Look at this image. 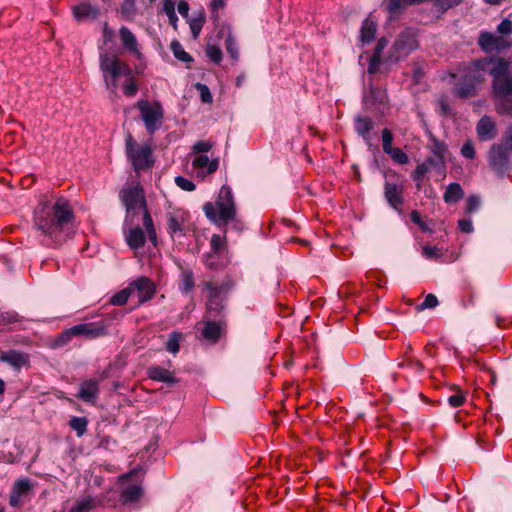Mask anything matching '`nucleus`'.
<instances>
[{
  "label": "nucleus",
  "instance_id": "8fccbe9b",
  "mask_svg": "<svg viewBox=\"0 0 512 512\" xmlns=\"http://www.w3.org/2000/svg\"><path fill=\"white\" fill-rule=\"evenodd\" d=\"M196 89L200 93V98H201L202 102H204V103H211L212 102L213 98H212L211 92H210V90H209L207 85L202 84V83H197L196 84Z\"/></svg>",
  "mask_w": 512,
  "mask_h": 512
},
{
  "label": "nucleus",
  "instance_id": "20e7f679",
  "mask_svg": "<svg viewBox=\"0 0 512 512\" xmlns=\"http://www.w3.org/2000/svg\"><path fill=\"white\" fill-rule=\"evenodd\" d=\"M203 210L207 218L215 223L227 224L230 221H235V226L239 229L242 223L236 220V207L233 199L232 190L228 186H222L216 202L205 203Z\"/></svg>",
  "mask_w": 512,
  "mask_h": 512
},
{
  "label": "nucleus",
  "instance_id": "c756f323",
  "mask_svg": "<svg viewBox=\"0 0 512 512\" xmlns=\"http://www.w3.org/2000/svg\"><path fill=\"white\" fill-rule=\"evenodd\" d=\"M143 494V489L138 484H132L125 487L121 492L123 503H132L138 501Z\"/></svg>",
  "mask_w": 512,
  "mask_h": 512
},
{
  "label": "nucleus",
  "instance_id": "4468645a",
  "mask_svg": "<svg viewBox=\"0 0 512 512\" xmlns=\"http://www.w3.org/2000/svg\"><path fill=\"white\" fill-rule=\"evenodd\" d=\"M108 376V370H104L99 374L98 379L84 380L80 385L77 398L86 403L94 404L99 395V383Z\"/></svg>",
  "mask_w": 512,
  "mask_h": 512
},
{
  "label": "nucleus",
  "instance_id": "0eeeda50",
  "mask_svg": "<svg viewBox=\"0 0 512 512\" xmlns=\"http://www.w3.org/2000/svg\"><path fill=\"white\" fill-rule=\"evenodd\" d=\"M126 154L135 171L148 169L153 164L151 147L138 144L131 134L126 137Z\"/></svg>",
  "mask_w": 512,
  "mask_h": 512
},
{
  "label": "nucleus",
  "instance_id": "423d86ee",
  "mask_svg": "<svg viewBox=\"0 0 512 512\" xmlns=\"http://www.w3.org/2000/svg\"><path fill=\"white\" fill-rule=\"evenodd\" d=\"M136 107L140 112L146 131L150 135L154 134L160 128L164 118V109L161 103L139 100Z\"/></svg>",
  "mask_w": 512,
  "mask_h": 512
},
{
  "label": "nucleus",
  "instance_id": "9d476101",
  "mask_svg": "<svg viewBox=\"0 0 512 512\" xmlns=\"http://www.w3.org/2000/svg\"><path fill=\"white\" fill-rule=\"evenodd\" d=\"M417 47L418 42L415 35L410 31H404L400 33L394 41L390 49L389 59L391 61H399L409 55Z\"/></svg>",
  "mask_w": 512,
  "mask_h": 512
},
{
  "label": "nucleus",
  "instance_id": "c03bdc74",
  "mask_svg": "<svg viewBox=\"0 0 512 512\" xmlns=\"http://www.w3.org/2000/svg\"><path fill=\"white\" fill-rule=\"evenodd\" d=\"M187 21L189 23L193 38H198L204 24V18L200 16L192 19H187Z\"/></svg>",
  "mask_w": 512,
  "mask_h": 512
},
{
  "label": "nucleus",
  "instance_id": "4d7b16f0",
  "mask_svg": "<svg viewBox=\"0 0 512 512\" xmlns=\"http://www.w3.org/2000/svg\"><path fill=\"white\" fill-rule=\"evenodd\" d=\"M400 367H408L414 372H421L423 370V365L418 360H407L406 362H402L399 364Z\"/></svg>",
  "mask_w": 512,
  "mask_h": 512
},
{
  "label": "nucleus",
  "instance_id": "2eb2a0df",
  "mask_svg": "<svg viewBox=\"0 0 512 512\" xmlns=\"http://www.w3.org/2000/svg\"><path fill=\"white\" fill-rule=\"evenodd\" d=\"M204 288L207 290V303L206 309L209 316H213V313L219 314L223 309V288L212 281L204 283Z\"/></svg>",
  "mask_w": 512,
  "mask_h": 512
},
{
  "label": "nucleus",
  "instance_id": "49530a36",
  "mask_svg": "<svg viewBox=\"0 0 512 512\" xmlns=\"http://www.w3.org/2000/svg\"><path fill=\"white\" fill-rule=\"evenodd\" d=\"M206 54L209 59L216 64L220 63L222 60V51L215 45H209L206 49Z\"/></svg>",
  "mask_w": 512,
  "mask_h": 512
},
{
  "label": "nucleus",
  "instance_id": "bb28decb",
  "mask_svg": "<svg viewBox=\"0 0 512 512\" xmlns=\"http://www.w3.org/2000/svg\"><path fill=\"white\" fill-rule=\"evenodd\" d=\"M101 505H103L101 497L86 496L77 500L69 512H90L97 506Z\"/></svg>",
  "mask_w": 512,
  "mask_h": 512
},
{
  "label": "nucleus",
  "instance_id": "5fc2aeb1",
  "mask_svg": "<svg viewBox=\"0 0 512 512\" xmlns=\"http://www.w3.org/2000/svg\"><path fill=\"white\" fill-rule=\"evenodd\" d=\"M481 201L480 198L476 195H471L467 198V213H473L480 207Z\"/></svg>",
  "mask_w": 512,
  "mask_h": 512
},
{
  "label": "nucleus",
  "instance_id": "f8f14e48",
  "mask_svg": "<svg viewBox=\"0 0 512 512\" xmlns=\"http://www.w3.org/2000/svg\"><path fill=\"white\" fill-rule=\"evenodd\" d=\"M120 198L128 213L146 209L144 193L141 187L132 186L120 192Z\"/></svg>",
  "mask_w": 512,
  "mask_h": 512
},
{
  "label": "nucleus",
  "instance_id": "f704fd0d",
  "mask_svg": "<svg viewBox=\"0 0 512 512\" xmlns=\"http://www.w3.org/2000/svg\"><path fill=\"white\" fill-rule=\"evenodd\" d=\"M88 420L85 417H72L69 426L76 431L78 437L83 436L87 431Z\"/></svg>",
  "mask_w": 512,
  "mask_h": 512
},
{
  "label": "nucleus",
  "instance_id": "cd10ccee",
  "mask_svg": "<svg viewBox=\"0 0 512 512\" xmlns=\"http://www.w3.org/2000/svg\"><path fill=\"white\" fill-rule=\"evenodd\" d=\"M377 31V24L376 22L369 18H366L361 26L360 29V41L363 44L370 43L374 40L375 34Z\"/></svg>",
  "mask_w": 512,
  "mask_h": 512
},
{
  "label": "nucleus",
  "instance_id": "4c0bfd02",
  "mask_svg": "<svg viewBox=\"0 0 512 512\" xmlns=\"http://www.w3.org/2000/svg\"><path fill=\"white\" fill-rule=\"evenodd\" d=\"M182 339V334L180 332H172L166 342V350L170 353L176 354L180 349V340Z\"/></svg>",
  "mask_w": 512,
  "mask_h": 512
},
{
  "label": "nucleus",
  "instance_id": "aec40b11",
  "mask_svg": "<svg viewBox=\"0 0 512 512\" xmlns=\"http://www.w3.org/2000/svg\"><path fill=\"white\" fill-rule=\"evenodd\" d=\"M226 322L222 319L218 321L206 320L202 329V336L211 343H216L225 333Z\"/></svg>",
  "mask_w": 512,
  "mask_h": 512
},
{
  "label": "nucleus",
  "instance_id": "ddd939ff",
  "mask_svg": "<svg viewBox=\"0 0 512 512\" xmlns=\"http://www.w3.org/2000/svg\"><path fill=\"white\" fill-rule=\"evenodd\" d=\"M478 45L487 53L500 52L508 49L512 42L503 35H495L490 32H482L478 39Z\"/></svg>",
  "mask_w": 512,
  "mask_h": 512
},
{
  "label": "nucleus",
  "instance_id": "7c9ffc66",
  "mask_svg": "<svg viewBox=\"0 0 512 512\" xmlns=\"http://www.w3.org/2000/svg\"><path fill=\"white\" fill-rule=\"evenodd\" d=\"M464 196V192L458 183H451L446 188L443 199L446 203H456Z\"/></svg>",
  "mask_w": 512,
  "mask_h": 512
},
{
  "label": "nucleus",
  "instance_id": "774afa93",
  "mask_svg": "<svg viewBox=\"0 0 512 512\" xmlns=\"http://www.w3.org/2000/svg\"><path fill=\"white\" fill-rule=\"evenodd\" d=\"M380 62L381 58H376V56L372 55L368 66V72L370 74L376 73Z\"/></svg>",
  "mask_w": 512,
  "mask_h": 512
},
{
  "label": "nucleus",
  "instance_id": "393cba45",
  "mask_svg": "<svg viewBox=\"0 0 512 512\" xmlns=\"http://www.w3.org/2000/svg\"><path fill=\"white\" fill-rule=\"evenodd\" d=\"M72 12L77 21H83L90 18L95 19L99 15V9L89 3H80L73 6Z\"/></svg>",
  "mask_w": 512,
  "mask_h": 512
},
{
  "label": "nucleus",
  "instance_id": "a211bd4d",
  "mask_svg": "<svg viewBox=\"0 0 512 512\" xmlns=\"http://www.w3.org/2000/svg\"><path fill=\"white\" fill-rule=\"evenodd\" d=\"M0 361L8 364L16 371H20L23 368L28 369L31 366L30 355L15 349L1 351Z\"/></svg>",
  "mask_w": 512,
  "mask_h": 512
},
{
  "label": "nucleus",
  "instance_id": "bf43d9fd",
  "mask_svg": "<svg viewBox=\"0 0 512 512\" xmlns=\"http://www.w3.org/2000/svg\"><path fill=\"white\" fill-rule=\"evenodd\" d=\"M410 216H411L412 222L417 224L422 231H424V232L429 231L428 226L426 225V223L424 221H422L421 216L418 211H416V210L412 211Z\"/></svg>",
  "mask_w": 512,
  "mask_h": 512
},
{
  "label": "nucleus",
  "instance_id": "5701e85b",
  "mask_svg": "<svg viewBox=\"0 0 512 512\" xmlns=\"http://www.w3.org/2000/svg\"><path fill=\"white\" fill-rule=\"evenodd\" d=\"M385 198L388 203L398 212H401V206L403 204V186L386 182L385 184Z\"/></svg>",
  "mask_w": 512,
  "mask_h": 512
},
{
  "label": "nucleus",
  "instance_id": "473e14b6",
  "mask_svg": "<svg viewBox=\"0 0 512 512\" xmlns=\"http://www.w3.org/2000/svg\"><path fill=\"white\" fill-rule=\"evenodd\" d=\"M143 226L147 231L149 240L156 245L157 243V234L154 227V223L151 215L149 214L147 208L143 210Z\"/></svg>",
  "mask_w": 512,
  "mask_h": 512
},
{
  "label": "nucleus",
  "instance_id": "f257e3e1",
  "mask_svg": "<svg viewBox=\"0 0 512 512\" xmlns=\"http://www.w3.org/2000/svg\"><path fill=\"white\" fill-rule=\"evenodd\" d=\"M74 212L65 198L41 201L33 212V226L44 237L47 245L61 244L70 235Z\"/></svg>",
  "mask_w": 512,
  "mask_h": 512
},
{
  "label": "nucleus",
  "instance_id": "37998d69",
  "mask_svg": "<svg viewBox=\"0 0 512 512\" xmlns=\"http://www.w3.org/2000/svg\"><path fill=\"white\" fill-rule=\"evenodd\" d=\"M211 251L215 254L222 252L225 247V237L217 234L212 235L210 240Z\"/></svg>",
  "mask_w": 512,
  "mask_h": 512
},
{
  "label": "nucleus",
  "instance_id": "e433bc0d",
  "mask_svg": "<svg viewBox=\"0 0 512 512\" xmlns=\"http://www.w3.org/2000/svg\"><path fill=\"white\" fill-rule=\"evenodd\" d=\"M194 287V275L190 270H185L181 273V282L179 285V289L183 293H187L191 291Z\"/></svg>",
  "mask_w": 512,
  "mask_h": 512
},
{
  "label": "nucleus",
  "instance_id": "338daca9",
  "mask_svg": "<svg viewBox=\"0 0 512 512\" xmlns=\"http://www.w3.org/2000/svg\"><path fill=\"white\" fill-rule=\"evenodd\" d=\"M458 227L464 233H470L473 231V224H472V221L469 219L459 220Z\"/></svg>",
  "mask_w": 512,
  "mask_h": 512
},
{
  "label": "nucleus",
  "instance_id": "9b49d317",
  "mask_svg": "<svg viewBox=\"0 0 512 512\" xmlns=\"http://www.w3.org/2000/svg\"><path fill=\"white\" fill-rule=\"evenodd\" d=\"M33 487L34 485L32 481L28 478H21L16 480L10 493V506L14 508L23 506L27 501L30 500Z\"/></svg>",
  "mask_w": 512,
  "mask_h": 512
},
{
  "label": "nucleus",
  "instance_id": "58836bf2",
  "mask_svg": "<svg viewBox=\"0 0 512 512\" xmlns=\"http://www.w3.org/2000/svg\"><path fill=\"white\" fill-rule=\"evenodd\" d=\"M213 142L201 140L194 143L191 147V155L207 154L213 147Z\"/></svg>",
  "mask_w": 512,
  "mask_h": 512
},
{
  "label": "nucleus",
  "instance_id": "72a5a7b5",
  "mask_svg": "<svg viewBox=\"0 0 512 512\" xmlns=\"http://www.w3.org/2000/svg\"><path fill=\"white\" fill-rule=\"evenodd\" d=\"M170 48L175 58H177L179 61L188 63L193 60L190 54L184 50L182 44L179 41L173 40L170 44Z\"/></svg>",
  "mask_w": 512,
  "mask_h": 512
},
{
  "label": "nucleus",
  "instance_id": "39448f33",
  "mask_svg": "<svg viewBox=\"0 0 512 512\" xmlns=\"http://www.w3.org/2000/svg\"><path fill=\"white\" fill-rule=\"evenodd\" d=\"M483 69H478L473 63V69L469 70L455 85L454 94L460 99H467L478 95L481 85L484 83Z\"/></svg>",
  "mask_w": 512,
  "mask_h": 512
},
{
  "label": "nucleus",
  "instance_id": "052dcab7",
  "mask_svg": "<svg viewBox=\"0 0 512 512\" xmlns=\"http://www.w3.org/2000/svg\"><path fill=\"white\" fill-rule=\"evenodd\" d=\"M388 43L389 41L385 37L380 38L372 55L376 56V58H381L382 52L387 47Z\"/></svg>",
  "mask_w": 512,
  "mask_h": 512
},
{
  "label": "nucleus",
  "instance_id": "dca6fc26",
  "mask_svg": "<svg viewBox=\"0 0 512 512\" xmlns=\"http://www.w3.org/2000/svg\"><path fill=\"white\" fill-rule=\"evenodd\" d=\"M132 294L136 293L139 304L150 301L155 293V284L145 276L139 277L129 284Z\"/></svg>",
  "mask_w": 512,
  "mask_h": 512
},
{
  "label": "nucleus",
  "instance_id": "c85d7f7f",
  "mask_svg": "<svg viewBox=\"0 0 512 512\" xmlns=\"http://www.w3.org/2000/svg\"><path fill=\"white\" fill-rule=\"evenodd\" d=\"M126 242L132 249L143 247L145 244V234L142 228L137 226L130 229L126 235Z\"/></svg>",
  "mask_w": 512,
  "mask_h": 512
},
{
  "label": "nucleus",
  "instance_id": "680f3d73",
  "mask_svg": "<svg viewBox=\"0 0 512 512\" xmlns=\"http://www.w3.org/2000/svg\"><path fill=\"white\" fill-rule=\"evenodd\" d=\"M74 337V335L70 332V328L69 329H66L64 330L57 338L56 340V344L57 345H65L67 344L72 338Z\"/></svg>",
  "mask_w": 512,
  "mask_h": 512
},
{
  "label": "nucleus",
  "instance_id": "ea45409f",
  "mask_svg": "<svg viewBox=\"0 0 512 512\" xmlns=\"http://www.w3.org/2000/svg\"><path fill=\"white\" fill-rule=\"evenodd\" d=\"M131 294H132L131 288L128 286L127 288L114 294L110 299V303L112 305H118V306L124 305L127 303Z\"/></svg>",
  "mask_w": 512,
  "mask_h": 512
},
{
  "label": "nucleus",
  "instance_id": "e2e57ef3",
  "mask_svg": "<svg viewBox=\"0 0 512 512\" xmlns=\"http://www.w3.org/2000/svg\"><path fill=\"white\" fill-rule=\"evenodd\" d=\"M74 337V335L70 332V328L69 329H66L64 330L57 338L56 340V344L57 345H65L67 344L72 338Z\"/></svg>",
  "mask_w": 512,
  "mask_h": 512
},
{
  "label": "nucleus",
  "instance_id": "de8ad7c7",
  "mask_svg": "<svg viewBox=\"0 0 512 512\" xmlns=\"http://www.w3.org/2000/svg\"><path fill=\"white\" fill-rule=\"evenodd\" d=\"M438 305V299L434 294H428L424 301L419 304L416 309L422 311L428 308H435Z\"/></svg>",
  "mask_w": 512,
  "mask_h": 512
},
{
  "label": "nucleus",
  "instance_id": "69168bd1",
  "mask_svg": "<svg viewBox=\"0 0 512 512\" xmlns=\"http://www.w3.org/2000/svg\"><path fill=\"white\" fill-rule=\"evenodd\" d=\"M189 4L186 0H180L177 4V10L179 14L184 17L185 19H188L189 15Z\"/></svg>",
  "mask_w": 512,
  "mask_h": 512
},
{
  "label": "nucleus",
  "instance_id": "a878e982",
  "mask_svg": "<svg viewBox=\"0 0 512 512\" xmlns=\"http://www.w3.org/2000/svg\"><path fill=\"white\" fill-rule=\"evenodd\" d=\"M147 373L148 377L154 381L166 384H174L177 382L176 378L174 377L171 371L159 366L149 367Z\"/></svg>",
  "mask_w": 512,
  "mask_h": 512
},
{
  "label": "nucleus",
  "instance_id": "7ed1b4c3",
  "mask_svg": "<svg viewBox=\"0 0 512 512\" xmlns=\"http://www.w3.org/2000/svg\"><path fill=\"white\" fill-rule=\"evenodd\" d=\"M100 70L103 74L105 86L112 93H116L120 86V79L123 78L122 91L127 97H134L138 92V83L133 75L131 67L118 56L101 53Z\"/></svg>",
  "mask_w": 512,
  "mask_h": 512
},
{
  "label": "nucleus",
  "instance_id": "6e6552de",
  "mask_svg": "<svg viewBox=\"0 0 512 512\" xmlns=\"http://www.w3.org/2000/svg\"><path fill=\"white\" fill-rule=\"evenodd\" d=\"M512 151L500 143L493 144L488 152L489 167L500 177L510 169V156Z\"/></svg>",
  "mask_w": 512,
  "mask_h": 512
},
{
  "label": "nucleus",
  "instance_id": "09e8293b",
  "mask_svg": "<svg viewBox=\"0 0 512 512\" xmlns=\"http://www.w3.org/2000/svg\"><path fill=\"white\" fill-rule=\"evenodd\" d=\"M392 142H393L392 132L387 128L383 129V131H382V147H383V151L385 153H387L389 150L394 148L392 146Z\"/></svg>",
  "mask_w": 512,
  "mask_h": 512
},
{
  "label": "nucleus",
  "instance_id": "2f4dec72",
  "mask_svg": "<svg viewBox=\"0 0 512 512\" xmlns=\"http://www.w3.org/2000/svg\"><path fill=\"white\" fill-rule=\"evenodd\" d=\"M373 129V123L368 117H357L355 121V130L363 138L368 139L369 133Z\"/></svg>",
  "mask_w": 512,
  "mask_h": 512
},
{
  "label": "nucleus",
  "instance_id": "f03ea898",
  "mask_svg": "<svg viewBox=\"0 0 512 512\" xmlns=\"http://www.w3.org/2000/svg\"><path fill=\"white\" fill-rule=\"evenodd\" d=\"M478 69L487 70L492 77V98L499 115L512 116V73L510 62L504 58H485L475 61Z\"/></svg>",
  "mask_w": 512,
  "mask_h": 512
},
{
  "label": "nucleus",
  "instance_id": "a19ab883",
  "mask_svg": "<svg viewBox=\"0 0 512 512\" xmlns=\"http://www.w3.org/2000/svg\"><path fill=\"white\" fill-rule=\"evenodd\" d=\"M391 157V159L400 165H405L409 162V157L406 153H404L400 148L394 147L389 150L387 153Z\"/></svg>",
  "mask_w": 512,
  "mask_h": 512
},
{
  "label": "nucleus",
  "instance_id": "13d9d810",
  "mask_svg": "<svg viewBox=\"0 0 512 512\" xmlns=\"http://www.w3.org/2000/svg\"><path fill=\"white\" fill-rule=\"evenodd\" d=\"M497 31L504 35H508L512 33V21L508 19H504L497 27Z\"/></svg>",
  "mask_w": 512,
  "mask_h": 512
},
{
  "label": "nucleus",
  "instance_id": "c9c22d12",
  "mask_svg": "<svg viewBox=\"0 0 512 512\" xmlns=\"http://www.w3.org/2000/svg\"><path fill=\"white\" fill-rule=\"evenodd\" d=\"M120 13L126 20H133L136 15L135 0H123L120 5Z\"/></svg>",
  "mask_w": 512,
  "mask_h": 512
},
{
  "label": "nucleus",
  "instance_id": "79ce46f5",
  "mask_svg": "<svg viewBox=\"0 0 512 512\" xmlns=\"http://www.w3.org/2000/svg\"><path fill=\"white\" fill-rule=\"evenodd\" d=\"M225 48L233 60H235V61L238 60V58H239L238 45H237L236 40L234 39V37L231 34H229L225 39Z\"/></svg>",
  "mask_w": 512,
  "mask_h": 512
},
{
  "label": "nucleus",
  "instance_id": "864d4df0",
  "mask_svg": "<svg viewBox=\"0 0 512 512\" xmlns=\"http://www.w3.org/2000/svg\"><path fill=\"white\" fill-rule=\"evenodd\" d=\"M175 183L178 187H180L184 191L190 192L195 189V184L191 180H189L185 177H182V176H177L175 178Z\"/></svg>",
  "mask_w": 512,
  "mask_h": 512
},
{
  "label": "nucleus",
  "instance_id": "4be33fe9",
  "mask_svg": "<svg viewBox=\"0 0 512 512\" xmlns=\"http://www.w3.org/2000/svg\"><path fill=\"white\" fill-rule=\"evenodd\" d=\"M119 38H120L123 48L127 52H129L130 54L134 55L137 58H139L141 56L137 38L128 27L122 26L119 29Z\"/></svg>",
  "mask_w": 512,
  "mask_h": 512
},
{
  "label": "nucleus",
  "instance_id": "b1692460",
  "mask_svg": "<svg viewBox=\"0 0 512 512\" xmlns=\"http://www.w3.org/2000/svg\"><path fill=\"white\" fill-rule=\"evenodd\" d=\"M430 150L434 158H428V163L433 167H442L445 164L447 146L444 142L435 137L431 138Z\"/></svg>",
  "mask_w": 512,
  "mask_h": 512
},
{
  "label": "nucleus",
  "instance_id": "412c9836",
  "mask_svg": "<svg viewBox=\"0 0 512 512\" xmlns=\"http://www.w3.org/2000/svg\"><path fill=\"white\" fill-rule=\"evenodd\" d=\"M476 133L481 141H490L497 135V125L492 117L484 115L476 125Z\"/></svg>",
  "mask_w": 512,
  "mask_h": 512
},
{
  "label": "nucleus",
  "instance_id": "f3484780",
  "mask_svg": "<svg viewBox=\"0 0 512 512\" xmlns=\"http://www.w3.org/2000/svg\"><path fill=\"white\" fill-rule=\"evenodd\" d=\"M192 168L195 170L197 177L204 179L206 176L215 173L219 167V159H210L207 154L191 155Z\"/></svg>",
  "mask_w": 512,
  "mask_h": 512
},
{
  "label": "nucleus",
  "instance_id": "6e6d98bb",
  "mask_svg": "<svg viewBox=\"0 0 512 512\" xmlns=\"http://www.w3.org/2000/svg\"><path fill=\"white\" fill-rule=\"evenodd\" d=\"M465 396L462 393H456L448 397V403L454 408H458L465 403Z\"/></svg>",
  "mask_w": 512,
  "mask_h": 512
},
{
  "label": "nucleus",
  "instance_id": "1a4fd4ad",
  "mask_svg": "<svg viewBox=\"0 0 512 512\" xmlns=\"http://www.w3.org/2000/svg\"><path fill=\"white\" fill-rule=\"evenodd\" d=\"M167 229L171 237L185 236L190 230V214L183 208H173L166 213Z\"/></svg>",
  "mask_w": 512,
  "mask_h": 512
},
{
  "label": "nucleus",
  "instance_id": "0e129e2a",
  "mask_svg": "<svg viewBox=\"0 0 512 512\" xmlns=\"http://www.w3.org/2000/svg\"><path fill=\"white\" fill-rule=\"evenodd\" d=\"M422 253L428 259L436 258V257L440 256L438 249L436 247H432L429 245H426L423 247Z\"/></svg>",
  "mask_w": 512,
  "mask_h": 512
},
{
  "label": "nucleus",
  "instance_id": "a18cd8bd",
  "mask_svg": "<svg viewBox=\"0 0 512 512\" xmlns=\"http://www.w3.org/2000/svg\"><path fill=\"white\" fill-rule=\"evenodd\" d=\"M430 167L432 166L428 163V159L426 162L418 164L412 175L413 180L421 181L425 174L429 171Z\"/></svg>",
  "mask_w": 512,
  "mask_h": 512
},
{
  "label": "nucleus",
  "instance_id": "3c124183",
  "mask_svg": "<svg viewBox=\"0 0 512 512\" xmlns=\"http://www.w3.org/2000/svg\"><path fill=\"white\" fill-rule=\"evenodd\" d=\"M500 144H502L503 146L507 147L512 151V121L506 127L502 135Z\"/></svg>",
  "mask_w": 512,
  "mask_h": 512
},
{
  "label": "nucleus",
  "instance_id": "6ab92c4d",
  "mask_svg": "<svg viewBox=\"0 0 512 512\" xmlns=\"http://www.w3.org/2000/svg\"><path fill=\"white\" fill-rule=\"evenodd\" d=\"M70 332L76 336H84L89 339L104 336L106 327L103 323H82L70 328Z\"/></svg>",
  "mask_w": 512,
  "mask_h": 512
},
{
  "label": "nucleus",
  "instance_id": "603ef678",
  "mask_svg": "<svg viewBox=\"0 0 512 512\" xmlns=\"http://www.w3.org/2000/svg\"><path fill=\"white\" fill-rule=\"evenodd\" d=\"M461 155L467 159H474L476 156L475 148L472 141H466L461 148Z\"/></svg>",
  "mask_w": 512,
  "mask_h": 512
}]
</instances>
